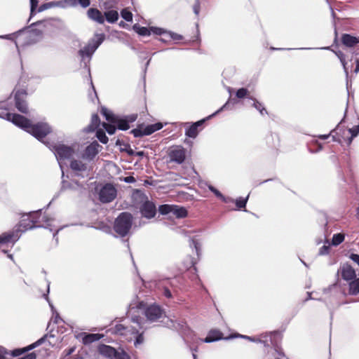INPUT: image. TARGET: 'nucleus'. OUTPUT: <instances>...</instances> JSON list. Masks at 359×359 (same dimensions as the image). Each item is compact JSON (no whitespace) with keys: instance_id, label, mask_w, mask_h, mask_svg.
I'll use <instances>...</instances> for the list:
<instances>
[{"instance_id":"obj_1","label":"nucleus","mask_w":359,"mask_h":359,"mask_svg":"<svg viewBox=\"0 0 359 359\" xmlns=\"http://www.w3.org/2000/svg\"><path fill=\"white\" fill-rule=\"evenodd\" d=\"M48 222L47 215L43 214L41 210L34 211L24 214L15 229H20L21 233L35 227H45L46 225H49Z\"/></svg>"},{"instance_id":"obj_2","label":"nucleus","mask_w":359,"mask_h":359,"mask_svg":"<svg viewBox=\"0 0 359 359\" xmlns=\"http://www.w3.org/2000/svg\"><path fill=\"white\" fill-rule=\"evenodd\" d=\"M342 121L331 130V136L334 142L339 144L346 143L350 146L353 140L359 134V125L351 128H346L341 126Z\"/></svg>"},{"instance_id":"obj_3","label":"nucleus","mask_w":359,"mask_h":359,"mask_svg":"<svg viewBox=\"0 0 359 359\" xmlns=\"http://www.w3.org/2000/svg\"><path fill=\"white\" fill-rule=\"evenodd\" d=\"M133 223V215L128 212H123L116 218L114 230L121 237H125L129 233Z\"/></svg>"},{"instance_id":"obj_4","label":"nucleus","mask_w":359,"mask_h":359,"mask_svg":"<svg viewBox=\"0 0 359 359\" xmlns=\"http://www.w3.org/2000/svg\"><path fill=\"white\" fill-rule=\"evenodd\" d=\"M47 337H48V335L45 334L43 337H42L41 338L38 339L36 341L32 343V344H30L26 347L21 348H15V349L11 351V353H10V355H11L13 357H17L22 354H24L36 347H38L39 346L41 345L42 344H43L46 341ZM8 355H9L8 351L4 347L0 346V359H7L6 356Z\"/></svg>"},{"instance_id":"obj_5","label":"nucleus","mask_w":359,"mask_h":359,"mask_svg":"<svg viewBox=\"0 0 359 359\" xmlns=\"http://www.w3.org/2000/svg\"><path fill=\"white\" fill-rule=\"evenodd\" d=\"M140 198L142 203L140 207V212L142 217L147 219L154 218L156 214V207L155 203L149 201L144 194H140Z\"/></svg>"},{"instance_id":"obj_6","label":"nucleus","mask_w":359,"mask_h":359,"mask_svg":"<svg viewBox=\"0 0 359 359\" xmlns=\"http://www.w3.org/2000/svg\"><path fill=\"white\" fill-rule=\"evenodd\" d=\"M27 132L41 140L51 132V129L47 123H37L36 124H32L30 123Z\"/></svg>"},{"instance_id":"obj_7","label":"nucleus","mask_w":359,"mask_h":359,"mask_svg":"<svg viewBox=\"0 0 359 359\" xmlns=\"http://www.w3.org/2000/svg\"><path fill=\"white\" fill-rule=\"evenodd\" d=\"M163 124L161 122L154 124L148 125L144 127L143 125H139L137 128L132 130V133L135 137H141L144 135H150L154 132L161 130L163 128Z\"/></svg>"},{"instance_id":"obj_8","label":"nucleus","mask_w":359,"mask_h":359,"mask_svg":"<svg viewBox=\"0 0 359 359\" xmlns=\"http://www.w3.org/2000/svg\"><path fill=\"white\" fill-rule=\"evenodd\" d=\"M228 103H226L220 109L217 111L215 113L212 114V115L208 116V117L201 119L198 121H196L191 124L185 131L186 136L191 138H195L198 134V132L202 130V126L203 123L207 121L211 118L212 116H214L216 114L222 111L224 108L226 107V105Z\"/></svg>"},{"instance_id":"obj_9","label":"nucleus","mask_w":359,"mask_h":359,"mask_svg":"<svg viewBox=\"0 0 359 359\" xmlns=\"http://www.w3.org/2000/svg\"><path fill=\"white\" fill-rule=\"evenodd\" d=\"M116 189L113 184H105L100 190L99 199L102 203H110L116 197Z\"/></svg>"},{"instance_id":"obj_10","label":"nucleus","mask_w":359,"mask_h":359,"mask_svg":"<svg viewBox=\"0 0 359 359\" xmlns=\"http://www.w3.org/2000/svg\"><path fill=\"white\" fill-rule=\"evenodd\" d=\"M27 91L25 89L16 90L14 96L15 105L17 109L22 114H27L29 112L26 102Z\"/></svg>"},{"instance_id":"obj_11","label":"nucleus","mask_w":359,"mask_h":359,"mask_svg":"<svg viewBox=\"0 0 359 359\" xmlns=\"http://www.w3.org/2000/svg\"><path fill=\"white\" fill-rule=\"evenodd\" d=\"M168 157L170 161L181 164L186 159V150L182 146H173L169 149Z\"/></svg>"},{"instance_id":"obj_12","label":"nucleus","mask_w":359,"mask_h":359,"mask_svg":"<svg viewBox=\"0 0 359 359\" xmlns=\"http://www.w3.org/2000/svg\"><path fill=\"white\" fill-rule=\"evenodd\" d=\"M55 154L59 161L69 159L74 154V149L63 144H58L53 147Z\"/></svg>"},{"instance_id":"obj_13","label":"nucleus","mask_w":359,"mask_h":359,"mask_svg":"<svg viewBox=\"0 0 359 359\" xmlns=\"http://www.w3.org/2000/svg\"><path fill=\"white\" fill-rule=\"evenodd\" d=\"M20 236V229H13V230L4 232L0 235V244L15 243Z\"/></svg>"},{"instance_id":"obj_14","label":"nucleus","mask_w":359,"mask_h":359,"mask_svg":"<svg viewBox=\"0 0 359 359\" xmlns=\"http://www.w3.org/2000/svg\"><path fill=\"white\" fill-rule=\"evenodd\" d=\"M145 316L151 322H155L162 318L163 311L160 306L156 305H151L145 309Z\"/></svg>"},{"instance_id":"obj_15","label":"nucleus","mask_w":359,"mask_h":359,"mask_svg":"<svg viewBox=\"0 0 359 359\" xmlns=\"http://www.w3.org/2000/svg\"><path fill=\"white\" fill-rule=\"evenodd\" d=\"M236 336L231 335L227 337H224L223 333L217 329H212L209 331L207 337L203 340L205 343H210L220 339H229L233 338Z\"/></svg>"},{"instance_id":"obj_16","label":"nucleus","mask_w":359,"mask_h":359,"mask_svg":"<svg viewBox=\"0 0 359 359\" xmlns=\"http://www.w3.org/2000/svg\"><path fill=\"white\" fill-rule=\"evenodd\" d=\"M10 121L26 131L29 128V124L31 123L29 119L18 114H13Z\"/></svg>"},{"instance_id":"obj_17","label":"nucleus","mask_w":359,"mask_h":359,"mask_svg":"<svg viewBox=\"0 0 359 359\" xmlns=\"http://www.w3.org/2000/svg\"><path fill=\"white\" fill-rule=\"evenodd\" d=\"M339 273H341V278L346 280L349 281L352 279L356 278L355 271L353 268L348 264H343L339 270Z\"/></svg>"},{"instance_id":"obj_18","label":"nucleus","mask_w":359,"mask_h":359,"mask_svg":"<svg viewBox=\"0 0 359 359\" xmlns=\"http://www.w3.org/2000/svg\"><path fill=\"white\" fill-rule=\"evenodd\" d=\"M99 353L109 358L113 359L117 353V351L114 348L108 345L101 344L98 346Z\"/></svg>"},{"instance_id":"obj_19","label":"nucleus","mask_w":359,"mask_h":359,"mask_svg":"<svg viewBox=\"0 0 359 359\" xmlns=\"http://www.w3.org/2000/svg\"><path fill=\"white\" fill-rule=\"evenodd\" d=\"M341 41L346 47H354L359 43V37L352 36L349 34H343L341 37Z\"/></svg>"},{"instance_id":"obj_20","label":"nucleus","mask_w":359,"mask_h":359,"mask_svg":"<svg viewBox=\"0 0 359 359\" xmlns=\"http://www.w3.org/2000/svg\"><path fill=\"white\" fill-rule=\"evenodd\" d=\"M99 147L100 145L97 142H94L91 143L86 148L83 156L88 159H93L98 154Z\"/></svg>"},{"instance_id":"obj_21","label":"nucleus","mask_w":359,"mask_h":359,"mask_svg":"<svg viewBox=\"0 0 359 359\" xmlns=\"http://www.w3.org/2000/svg\"><path fill=\"white\" fill-rule=\"evenodd\" d=\"M88 16L91 20L103 24L104 22V18L101 11L97 8H90L88 11Z\"/></svg>"},{"instance_id":"obj_22","label":"nucleus","mask_w":359,"mask_h":359,"mask_svg":"<svg viewBox=\"0 0 359 359\" xmlns=\"http://www.w3.org/2000/svg\"><path fill=\"white\" fill-rule=\"evenodd\" d=\"M70 168L72 170L76 172L75 174L76 176L81 175L79 172L86 171L87 170L86 165L78 160H72L70 163Z\"/></svg>"},{"instance_id":"obj_23","label":"nucleus","mask_w":359,"mask_h":359,"mask_svg":"<svg viewBox=\"0 0 359 359\" xmlns=\"http://www.w3.org/2000/svg\"><path fill=\"white\" fill-rule=\"evenodd\" d=\"M348 282V294L357 295L359 293V278H355Z\"/></svg>"},{"instance_id":"obj_24","label":"nucleus","mask_w":359,"mask_h":359,"mask_svg":"<svg viewBox=\"0 0 359 359\" xmlns=\"http://www.w3.org/2000/svg\"><path fill=\"white\" fill-rule=\"evenodd\" d=\"M102 337L103 335L100 334H87L83 337L82 341L84 344L87 345L99 341Z\"/></svg>"},{"instance_id":"obj_25","label":"nucleus","mask_w":359,"mask_h":359,"mask_svg":"<svg viewBox=\"0 0 359 359\" xmlns=\"http://www.w3.org/2000/svg\"><path fill=\"white\" fill-rule=\"evenodd\" d=\"M103 15L106 20L109 23H114L118 19V13L115 10L106 11Z\"/></svg>"},{"instance_id":"obj_26","label":"nucleus","mask_w":359,"mask_h":359,"mask_svg":"<svg viewBox=\"0 0 359 359\" xmlns=\"http://www.w3.org/2000/svg\"><path fill=\"white\" fill-rule=\"evenodd\" d=\"M172 213L177 218H184L187 216L188 212L186 208L173 205Z\"/></svg>"},{"instance_id":"obj_27","label":"nucleus","mask_w":359,"mask_h":359,"mask_svg":"<svg viewBox=\"0 0 359 359\" xmlns=\"http://www.w3.org/2000/svg\"><path fill=\"white\" fill-rule=\"evenodd\" d=\"M101 114L105 117L106 120L110 123H115L117 117L107 108L102 107L100 111Z\"/></svg>"},{"instance_id":"obj_28","label":"nucleus","mask_w":359,"mask_h":359,"mask_svg":"<svg viewBox=\"0 0 359 359\" xmlns=\"http://www.w3.org/2000/svg\"><path fill=\"white\" fill-rule=\"evenodd\" d=\"M133 30L140 36H149L151 35L150 27H141L138 24H135L133 26Z\"/></svg>"},{"instance_id":"obj_29","label":"nucleus","mask_w":359,"mask_h":359,"mask_svg":"<svg viewBox=\"0 0 359 359\" xmlns=\"http://www.w3.org/2000/svg\"><path fill=\"white\" fill-rule=\"evenodd\" d=\"M115 123L116 124V128L119 130H126L130 128L128 121H127L126 118L122 119L117 118Z\"/></svg>"},{"instance_id":"obj_30","label":"nucleus","mask_w":359,"mask_h":359,"mask_svg":"<svg viewBox=\"0 0 359 359\" xmlns=\"http://www.w3.org/2000/svg\"><path fill=\"white\" fill-rule=\"evenodd\" d=\"M252 100H253V104L252 106L257 109L262 115L268 114V111L265 109V107L263 106V104L259 102L258 100H257L255 98L250 97Z\"/></svg>"},{"instance_id":"obj_31","label":"nucleus","mask_w":359,"mask_h":359,"mask_svg":"<svg viewBox=\"0 0 359 359\" xmlns=\"http://www.w3.org/2000/svg\"><path fill=\"white\" fill-rule=\"evenodd\" d=\"M96 49H94V46L93 45H88L86 46H85L83 49L80 50H79V53H80V55L81 56H90L93 53L94 51Z\"/></svg>"},{"instance_id":"obj_32","label":"nucleus","mask_w":359,"mask_h":359,"mask_svg":"<svg viewBox=\"0 0 359 359\" xmlns=\"http://www.w3.org/2000/svg\"><path fill=\"white\" fill-rule=\"evenodd\" d=\"M172 210H173V205L164 204V205H161L158 207V211L163 215H165L169 213H172Z\"/></svg>"},{"instance_id":"obj_33","label":"nucleus","mask_w":359,"mask_h":359,"mask_svg":"<svg viewBox=\"0 0 359 359\" xmlns=\"http://www.w3.org/2000/svg\"><path fill=\"white\" fill-rule=\"evenodd\" d=\"M96 137L102 144H107L108 142V137H107L105 132L102 129H98L97 130Z\"/></svg>"},{"instance_id":"obj_34","label":"nucleus","mask_w":359,"mask_h":359,"mask_svg":"<svg viewBox=\"0 0 359 359\" xmlns=\"http://www.w3.org/2000/svg\"><path fill=\"white\" fill-rule=\"evenodd\" d=\"M335 54L337 55V56L339 59L341 63L342 64L345 72L346 74H348V69L346 68L347 62H346V60L345 55L341 50L336 51Z\"/></svg>"},{"instance_id":"obj_35","label":"nucleus","mask_w":359,"mask_h":359,"mask_svg":"<svg viewBox=\"0 0 359 359\" xmlns=\"http://www.w3.org/2000/svg\"><path fill=\"white\" fill-rule=\"evenodd\" d=\"M344 240V235L343 233H336L333 235L332 244L333 245H338L341 243Z\"/></svg>"},{"instance_id":"obj_36","label":"nucleus","mask_w":359,"mask_h":359,"mask_svg":"<svg viewBox=\"0 0 359 359\" xmlns=\"http://www.w3.org/2000/svg\"><path fill=\"white\" fill-rule=\"evenodd\" d=\"M12 114L13 113L9 112L8 108L0 107V118L10 121Z\"/></svg>"},{"instance_id":"obj_37","label":"nucleus","mask_w":359,"mask_h":359,"mask_svg":"<svg viewBox=\"0 0 359 359\" xmlns=\"http://www.w3.org/2000/svg\"><path fill=\"white\" fill-rule=\"evenodd\" d=\"M128 330V327L124 326L122 324H117L114 327V332L117 334L120 335H126V331Z\"/></svg>"},{"instance_id":"obj_38","label":"nucleus","mask_w":359,"mask_h":359,"mask_svg":"<svg viewBox=\"0 0 359 359\" xmlns=\"http://www.w3.org/2000/svg\"><path fill=\"white\" fill-rule=\"evenodd\" d=\"M236 95L239 99L244 98L245 97H247L248 98L250 97H249V91H248V90L247 88H239L236 91Z\"/></svg>"},{"instance_id":"obj_39","label":"nucleus","mask_w":359,"mask_h":359,"mask_svg":"<svg viewBox=\"0 0 359 359\" xmlns=\"http://www.w3.org/2000/svg\"><path fill=\"white\" fill-rule=\"evenodd\" d=\"M96 40L93 43L94 49H97L99 46L104 41L105 39V36L104 34H95Z\"/></svg>"},{"instance_id":"obj_40","label":"nucleus","mask_w":359,"mask_h":359,"mask_svg":"<svg viewBox=\"0 0 359 359\" xmlns=\"http://www.w3.org/2000/svg\"><path fill=\"white\" fill-rule=\"evenodd\" d=\"M121 17L127 22H131L133 20L132 13L126 8H124L121 12Z\"/></svg>"},{"instance_id":"obj_41","label":"nucleus","mask_w":359,"mask_h":359,"mask_svg":"<svg viewBox=\"0 0 359 359\" xmlns=\"http://www.w3.org/2000/svg\"><path fill=\"white\" fill-rule=\"evenodd\" d=\"M102 125L109 135H113L115 133L116 130V127L115 126L105 122H103Z\"/></svg>"},{"instance_id":"obj_42","label":"nucleus","mask_w":359,"mask_h":359,"mask_svg":"<svg viewBox=\"0 0 359 359\" xmlns=\"http://www.w3.org/2000/svg\"><path fill=\"white\" fill-rule=\"evenodd\" d=\"M100 124V119L97 114H93L91 117L90 127L93 129L97 128Z\"/></svg>"},{"instance_id":"obj_43","label":"nucleus","mask_w":359,"mask_h":359,"mask_svg":"<svg viewBox=\"0 0 359 359\" xmlns=\"http://www.w3.org/2000/svg\"><path fill=\"white\" fill-rule=\"evenodd\" d=\"M210 190L215 194V195L219 198L222 201L225 202V203H227L229 201V199L228 198H226L219 191L217 190L216 188H215L214 187H210Z\"/></svg>"},{"instance_id":"obj_44","label":"nucleus","mask_w":359,"mask_h":359,"mask_svg":"<svg viewBox=\"0 0 359 359\" xmlns=\"http://www.w3.org/2000/svg\"><path fill=\"white\" fill-rule=\"evenodd\" d=\"M248 196H247V198H239L238 199H237L236 201V207L238 208V209H242V208H245V206H246V203H247V201H248Z\"/></svg>"},{"instance_id":"obj_45","label":"nucleus","mask_w":359,"mask_h":359,"mask_svg":"<svg viewBox=\"0 0 359 359\" xmlns=\"http://www.w3.org/2000/svg\"><path fill=\"white\" fill-rule=\"evenodd\" d=\"M150 30H151V34H154L156 35L161 36L165 33V31L164 29H163L162 28H159V27H151Z\"/></svg>"},{"instance_id":"obj_46","label":"nucleus","mask_w":359,"mask_h":359,"mask_svg":"<svg viewBox=\"0 0 359 359\" xmlns=\"http://www.w3.org/2000/svg\"><path fill=\"white\" fill-rule=\"evenodd\" d=\"M115 359H130V355L126 353L124 351L121 352H118L116 353Z\"/></svg>"},{"instance_id":"obj_47","label":"nucleus","mask_w":359,"mask_h":359,"mask_svg":"<svg viewBox=\"0 0 359 359\" xmlns=\"http://www.w3.org/2000/svg\"><path fill=\"white\" fill-rule=\"evenodd\" d=\"M143 341H144V336H143V332H142L137 335L134 344L135 346H137V345L142 344Z\"/></svg>"},{"instance_id":"obj_48","label":"nucleus","mask_w":359,"mask_h":359,"mask_svg":"<svg viewBox=\"0 0 359 359\" xmlns=\"http://www.w3.org/2000/svg\"><path fill=\"white\" fill-rule=\"evenodd\" d=\"M330 250V246L324 245L322 246L319 250V255H324L329 253Z\"/></svg>"},{"instance_id":"obj_49","label":"nucleus","mask_w":359,"mask_h":359,"mask_svg":"<svg viewBox=\"0 0 359 359\" xmlns=\"http://www.w3.org/2000/svg\"><path fill=\"white\" fill-rule=\"evenodd\" d=\"M18 359H36V354L35 352H32Z\"/></svg>"},{"instance_id":"obj_50","label":"nucleus","mask_w":359,"mask_h":359,"mask_svg":"<svg viewBox=\"0 0 359 359\" xmlns=\"http://www.w3.org/2000/svg\"><path fill=\"white\" fill-rule=\"evenodd\" d=\"M349 257L353 262L359 266V255L351 253Z\"/></svg>"},{"instance_id":"obj_51","label":"nucleus","mask_w":359,"mask_h":359,"mask_svg":"<svg viewBox=\"0 0 359 359\" xmlns=\"http://www.w3.org/2000/svg\"><path fill=\"white\" fill-rule=\"evenodd\" d=\"M77 1H78L79 4L83 8L88 7L90 4V0H77Z\"/></svg>"},{"instance_id":"obj_52","label":"nucleus","mask_w":359,"mask_h":359,"mask_svg":"<svg viewBox=\"0 0 359 359\" xmlns=\"http://www.w3.org/2000/svg\"><path fill=\"white\" fill-rule=\"evenodd\" d=\"M137 118V114H131V115L127 116L126 119L127 120V121H128V123H133V122L135 121Z\"/></svg>"},{"instance_id":"obj_53","label":"nucleus","mask_w":359,"mask_h":359,"mask_svg":"<svg viewBox=\"0 0 359 359\" xmlns=\"http://www.w3.org/2000/svg\"><path fill=\"white\" fill-rule=\"evenodd\" d=\"M74 351H75V347H71V348L65 349L63 351V353L65 356H68V355H71L72 353H74Z\"/></svg>"},{"instance_id":"obj_54","label":"nucleus","mask_w":359,"mask_h":359,"mask_svg":"<svg viewBox=\"0 0 359 359\" xmlns=\"http://www.w3.org/2000/svg\"><path fill=\"white\" fill-rule=\"evenodd\" d=\"M163 294L165 297H166L167 298H171L172 297V294H171V292L170 290L165 287L164 288V290H163Z\"/></svg>"},{"instance_id":"obj_55","label":"nucleus","mask_w":359,"mask_h":359,"mask_svg":"<svg viewBox=\"0 0 359 359\" xmlns=\"http://www.w3.org/2000/svg\"><path fill=\"white\" fill-rule=\"evenodd\" d=\"M30 3H31V11L32 12L38 6V0H31Z\"/></svg>"},{"instance_id":"obj_56","label":"nucleus","mask_w":359,"mask_h":359,"mask_svg":"<svg viewBox=\"0 0 359 359\" xmlns=\"http://www.w3.org/2000/svg\"><path fill=\"white\" fill-rule=\"evenodd\" d=\"M126 147L127 149H126V152L130 156H133L135 154V151L130 148L129 144H126Z\"/></svg>"},{"instance_id":"obj_57","label":"nucleus","mask_w":359,"mask_h":359,"mask_svg":"<svg viewBox=\"0 0 359 359\" xmlns=\"http://www.w3.org/2000/svg\"><path fill=\"white\" fill-rule=\"evenodd\" d=\"M124 181L128 183H133L135 182V179L133 176H128L125 177Z\"/></svg>"},{"instance_id":"obj_58","label":"nucleus","mask_w":359,"mask_h":359,"mask_svg":"<svg viewBox=\"0 0 359 359\" xmlns=\"http://www.w3.org/2000/svg\"><path fill=\"white\" fill-rule=\"evenodd\" d=\"M192 242H193V244L194 245V247L196 248V252H197V255H198L199 254V250H200V246H199V244L198 243L195 241V240H192Z\"/></svg>"},{"instance_id":"obj_59","label":"nucleus","mask_w":359,"mask_h":359,"mask_svg":"<svg viewBox=\"0 0 359 359\" xmlns=\"http://www.w3.org/2000/svg\"><path fill=\"white\" fill-rule=\"evenodd\" d=\"M199 7H200V5H199V3L197 2L194 6V13L198 15V12H199Z\"/></svg>"},{"instance_id":"obj_60","label":"nucleus","mask_w":359,"mask_h":359,"mask_svg":"<svg viewBox=\"0 0 359 359\" xmlns=\"http://www.w3.org/2000/svg\"><path fill=\"white\" fill-rule=\"evenodd\" d=\"M128 331L130 332L133 334L137 335L138 334H140L138 330L136 328H133V327H131L130 329L128 328Z\"/></svg>"},{"instance_id":"obj_61","label":"nucleus","mask_w":359,"mask_h":359,"mask_svg":"<svg viewBox=\"0 0 359 359\" xmlns=\"http://www.w3.org/2000/svg\"><path fill=\"white\" fill-rule=\"evenodd\" d=\"M355 63H356V67L354 69V72L355 74H358L359 72V59H356Z\"/></svg>"},{"instance_id":"obj_62","label":"nucleus","mask_w":359,"mask_h":359,"mask_svg":"<svg viewBox=\"0 0 359 359\" xmlns=\"http://www.w3.org/2000/svg\"><path fill=\"white\" fill-rule=\"evenodd\" d=\"M331 135V132L330 133V134L328 135H319V138L321 139V140H326Z\"/></svg>"},{"instance_id":"obj_63","label":"nucleus","mask_w":359,"mask_h":359,"mask_svg":"<svg viewBox=\"0 0 359 359\" xmlns=\"http://www.w3.org/2000/svg\"><path fill=\"white\" fill-rule=\"evenodd\" d=\"M191 267H192V268H193V269H194L195 271H197V269H196V266H195V265H196V262L194 261V259H191Z\"/></svg>"},{"instance_id":"obj_64","label":"nucleus","mask_w":359,"mask_h":359,"mask_svg":"<svg viewBox=\"0 0 359 359\" xmlns=\"http://www.w3.org/2000/svg\"><path fill=\"white\" fill-rule=\"evenodd\" d=\"M134 155L138 156H143L144 155V152L143 151H140L137 152H135Z\"/></svg>"}]
</instances>
